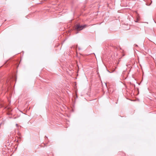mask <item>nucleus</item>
Instances as JSON below:
<instances>
[{
    "label": "nucleus",
    "mask_w": 156,
    "mask_h": 156,
    "mask_svg": "<svg viewBox=\"0 0 156 156\" xmlns=\"http://www.w3.org/2000/svg\"><path fill=\"white\" fill-rule=\"evenodd\" d=\"M87 26L86 25H80L79 24H77L76 26L75 29L77 31H79L82 30Z\"/></svg>",
    "instance_id": "f257e3e1"
},
{
    "label": "nucleus",
    "mask_w": 156,
    "mask_h": 156,
    "mask_svg": "<svg viewBox=\"0 0 156 156\" xmlns=\"http://www.w3.org/2000/svg\"><path fill=\"white\" fill-rule=\"evenodd\" d=\"M16 126L17 127H18L19 126V125L17 124H16Z\"/></svg>",
    "instance_id": "f03ea898"
}]
</instances>
